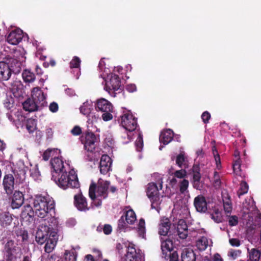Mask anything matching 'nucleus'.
Masks as SVG:
<instances>
[{
    "label": "nucleus",
    "mask_w": 261,
    "mask_h": 261,
    "mask_svg": "<svg viewBox=\"0 0 261 261\" xmlns=\"http://www.w3.org/2000/svg\"><path fill=\"white\" fill-rule=\"evenodd\" d=\"M25 167L22 166L12 169V173H6L4 175L3 186L7 195L12 194L15 189V185L22 183L25 179Z\"/></svg>",
    "instance_id": "obj_1"
},
{
    "label": "nucleus",
    "mask_w": 261,
    "mask_h": 261,
    "mask_svg": "<svg viewBox=\"0 0 261 261\" xmlns=\"http://www.w3.org/2000/svg\"><path fill=\"white\" fill-rule=\"evenodd\" d=\"M51 179L64 190L68 188H78L80 186L77 174L74 169L70 168L61 173H53Z\"/></svg>",
    "instance_id": "obj_2"
},
{
    "label": "nucleus",
    "mask_w": 261,
    "mask_h": 261,
    "mask_svg": "<svg viewBox=\"0 0 261 261\" xmlns=\"http://www.w3.org/2000/svg\"><path fill=\"white\" fill-rule=\"evenodd\" d=\"M35 213L40 218H44L47 214L55 215V202L49 198L41 195H37L33 199Z\"/></svg>",
    "instance_id": "obj_3"
},
{
    "label": "nucleus",
    "mask_w": 261,
    "mask_h": 261,
    "mask_svg": "<svg viewBox=\"0 0 261 261\" xmlns=\"http://www.w3.org/2000/svg\"><path fill=\"white\" fill-rule=\"evenodd\" d=\"M110 182L107 180H103L99 179L97 184L92 182L89 189V196L92 200L96 199V193L97 197H100L106 199L108 196V189L110 186Z\"/></svg>",
    "instance_id": "obj_4"
},
{
    "label": "nucleus",
    "mask_w": 261,
    "mask_h": 261,
    "mask_svg": "<svg viewBox=\"0 0 261 261\" xmlns=\"http://www.w3.org/2000/svg\"><path fill=\"white\" fill-rule=\"evenodd\" d=\"M243 213L244 219L247 215L248 219L246 221L247 228H255L256 224L254 222L253 214L255 213L257 211V208L255 205V203L252 198H249L248 201L246 200L245 203H243Z\"/></svg>",
    "instance_id": "obj_5"
},
{
    "label": "nucleus",
    "mask_w": 261,
    "mask_h": 261,
    "mask_svg": "<svg viewBox=\"0 0 261 261\" xmlns=\"http://www.w3.org/2000/svg\"><path fill=\"white\" fill-rule=\"evenodd\" d=\"M81 141L85 150L92 152L95 149L98 142L99 137H96L93 132L90 130L84 132L80 137Z\"/></svg>",
    "instance_id": "obj_6"
},
{
    "label": "nucleus",
    "mask_w": 261,
    "mask_h": 261,
    "mask_svg": "<svg viewBox=\"0 0 261 261\" xmlns=\"http://www.w3.org/2000/svg\"><path fill=\"white\" fill-rule=\"evenodd\" d=\"M121 80L119 76L116 74H112L109 81H107L105 89L112 96H116L115 91L120 89Z\"/></svg>",
    "instance_id": "obj_7"
},
{
    "label": "nucleus",
    "mask_w": 261,
    "mask_h": 261,
    "mask_svg": "<svg viewBox=\"0 0 261 261\" xmlns=\"http://www.w3.org/2000/svg\"><path fill=\"white\" fill-rule=\"evenodd\" d=\"M136 221L135 212L130 209L124 212L118 221L117 228H127V225H133Z\"/></svg>",
    "instance_id": "obj_8"
},
{
    "label": "nucleus",
    "mask_w": 261,
    "mask_h": 261,
    "mask_svg": "<svg viewBox=\"0 0 261 261\" xmlns=\"http://www.w3.org/2000/svg\"><path fill=\"white\" fill-rule=\"evenodd\" d=\"M121 124L126 130L133 132L137 127V119L132 114L126 113L121 116Z\"/></svg>",
    "instance_id": "obj_9"
},
{
    "label": "nucleus",
    "mask_w": 261,
    "mask_h": 261,
    "mask_svg": "<svg viewBox=\"0 0 261 261\" xmlns=\"http://www.w3.org/2000/svg\"><path fill=\"white\" fill-rule=\"evenodd\" d=\"M163 188V182H159V187H158L155 183L150 182L147 185L146 193L148 197L151 201V206L155 201L159 199V191L162 190Z\"/></svg>",
    "instance_id": "obj_10"
},
{
    "label": "nucleus",
    "mask_w": 261,
    "mask_h": 261,
    "mask_svg": "<svg viewBox=\"0 0 261 261\" xmlns=\"http://www.w3.org/2000/svg\"><path fill=\"white\" fill-rule=\"evenodd\" d=\"M50 164L54 170L52 171V174L56 172L57 174L61 173L65 170H69L70 168L68 164L66 163L64 164L62 159L58 157H54L50 161Z\"/></svg>",
    "instance_id": "obj_11"
},
{
    "label": "nucleus",
    "mask_w": 261,
    "mask_h": 261,
    "mask_svg": "<svg viewBox=\"0 0 261 261\" xmlns=\"http://www.w3.org/2000/svg\"><path fill=\"white\" fill-rule=\"evenodd\" d=\"M31 97L32 99L39 106V107H42L47 103L46 97L41 90V88L37 87L33 89L31 92Z\"/></svg>",
    "instance_id": "obj_12"
},
{
    "label": "nucleus",
    "mask_w": 261,
    "mask_h": 261,
    "mask_svg": "<svg viewBox=\"0 0 261 261\" xmlns=\"http://www.w3.org/2000/svg\"><path fill=\"white\" fill-rule=\"evenodd\" d=\"M49 214L50 217L48 216V214H47V216H46L47 217L46 219L40 218L39 226L44 228H56L58 226V220L57 218L52 216L54 214L53 213Z\"/></svg>",
    "instance_id": "obj_13"
},
{
    "label": "nucleus",
    "mask_w": 261,
    "mask_h": 261,
    "mask_svg": "<svg viewBox=\"0 0 261 261\" xmlns=\"http://www.w3.org/2000/svg\"><path fill=\"white\" fill-rule=\"evenodd\" d=\"M34 212V207L33 208L30 204H27L24 206V210L22 212L21 220L22 225H23L24 227L26 226L25 225H29L33 222Z\"/></svg>",
    "instance_id": "obj_14"
},
{
    "label": "nucleus",
    "mask_w": 261,
    "mask_h": 261,
    "mask_svg": "<svg viewBox=\"0 0 261 261\" xmlns=\"http://www.w3.org/2000/svg\"><path fill=\"white\" fill-rule=\"evenodd\" d=\"M74 205L80 211L86 212L89 210L87 199L81 192L74 196Z\"/></svg>",
    "instance_id": "obj_15"
},
{
    "label": "nucleus",
    "mask_w": 261,
    "mask_h": 261,
    "mask_svg": "<svg viewBox=\"0 0 261 261\" xmlns=\"http://www.w3.org/2000/svg\"><path fill=\"white\" fill-rule=\"evenodd\" d=\"M192 184L194 189L200 190L202 188L201 185V175L200 174V168L199 165L194 164L192 168Z\"/></svg>",
    "instance_id": "obj_16"
},
{
    "label": "nucleus",
    "mask_w": 261,
    "mask_h": 261,
    "mask_svg": "<svg viewBox=\"0 0 261 261\" xmlns=\"http://www.w3.org/2000/svg\"><path fill=\"white\" fill-rule=\"evenodd\" d=\"M121 261H141L137 257L135 246L132 243H129L127 246L126 253L121 257Z\"/></svg>",
    "instance_id": "obj_17"
},
{
    "label": "nucleus",
    "mask_w": 261,
    "mask_h": 261,
    "mask_svg": "<svg viewBox=\"0 0 261 261\" xmlns=\"http://www.w3.org/2000/svg\"><path fill=\"white\" fill-rule=\"evenodd\" d=\"M23 37V32L20 29L12 31L7 37V42L12 45H17L21 41Z\"/></svg>",
    "instance_id": "obj_18"
},
{
    "label": "nucleus",
    "mask_w": 261,
    "mask_h": 261,
    "mask_svg": "<svg viewBox=\"0 0 261 261\" xmlns=\"http://www.w3.org/2000/svg\"><path fill=\"white\" fill-rule=\"evenodd\" d=\"M112 160L107 154H103L101 156L99 162V168L101 174L106 175L111 170Z\"/></svg>",
    "instance_id": "obj_19"
},
{
    "label": "nucleus",
    "mask_w": 261,
    "mask_h": 261,
    "mask_svg": "<svg viewBox=\"0 0 261 261\" xmlns=\"http://www.w3.org/2000/svg\"><path fill=\"white\" fill-rule=\"evenodd\" d=\"M95 108L97 111L113 112V106L108 100L101 98L97 99L95 103Z\"/></svg>",
    "instance_id": "obj_20"
},
{
    "label": "nucleus",
    "mask_w": 261,
    "mask_h": 261,
    "mask_svg": "<svg viewBox=\"0 0 261 261\" xmlns=\"http://www.w3.org/2000/svg\"><path fill=\"white\" fill-rule=\"evenodd\" d=\"M11 199V206L13 209L19 208L24 203V195L19 191H15Z\"/></svg>",
    "instance_id": "obj_21"
},
{
    "label": "nucleus",
    "mask_w": 261,
    "mask_h": 261,
    "mask_svg": "<svg viewBox=\"0 0 261 261\" xmlns=\"http://www.w3.org/2000/svg\"><path fill=\"white\" fill-rule=\"evenodd\" d=\"M5 250L11 258L20 257L22 254L20 248L14 245V242L11 240L9 241L6 244Z\"/></svg>",
    "instance_id": "obj_22"
},
{
    "label": "nucleus",
    "mask_w": 261,
    "mask_h": 261,
    "mask_svg": "<svg viewBox=\"0 0 261 261\" xmlns=\"http://www.w3.org/2000/svg\"><path fill=\"white\" fill-rule=\"evenodd\" d=\"M6 62H0V82L7 81L11 76L12 71Z\"/></svg>",
    "instance_id": "obj_23"
},
{
    "label": "nucleus",
    "mask_w": 261,
    "mask_h": 261,
    "mask_svg": "<svg viewBox=\"0 0 261 261\" xmlns=\"http://www.w3.org/2000/svg\"><path fill=\"white\" fill-rule=\"evenodd\" d=\"M194 204L197 212L203 213L207 210L206 199L202 195H198L194 198Z\"/></svg>",
    "instance_id": "obj_24"
},
{
    "label": "nucleus",
    "mask_w": 261,
    "mask_h": 261,
    "mask_svg": "<svg viewBox=\"0 0 261 261\" xmlns=\"http://www.w3.org/2000/svg\"><path fill=\"white\" fill-rule=\"evenodd\" d=\"M174 137V133L171 129H167L161 132L160 136V142L167 145L172 141Z\"/></svg>",
    "instance_id": "obj_25"
},
{
    "label": "nucleus",
    "mask_w": 261,
    "mask_h": 261,
    "mask_svg": "<svg viewBox=\"0 0 261 261\" xmlns=\"http://www.w3.org/2000/svg\"><path fill=\"white\" fill-rule=\"evenodd\" d=\"M7 63L10 67V69L12 73L17 74L21 71V63L20 61L14 58H10L7 59Z\"/></svg>",
    "instance_id": "obj_26"
},
{
    "label": "nucleus",
    "mask_w": 261,
    "mask_h": 261,
    "mask_svg": "<svg viewBox=\"0 0 261 261\" xmlns=\"http://www.w3.org/2000/svg\"><path fill=\"white\" fill-rule=\"evenodd\" d=\"M181 257L182 261H195L196 259L193 250L188 247L182 249Z\"/></svg>",
    "instance_id": "obj_27"
},
{
    "label": "nucleus",
    "mask_w": 261,
    "mask_h": 261,
    "mask_svg": "<svg viewBox=\"0 0 261 261\" xmlns=\"http://www.w3.org/2000/svg\"><path fill=\"white\" fill-rule=\"evenodd\" d=\"M172 239H174L168 238H165L163 240H161V248L163 254L168 255V253H171V251H172L173 248V243Z\"/></svg>",
    "instance_id": "obj_28"
},
{
    "label": "nucleus",
    "mask_w": 261,
    "mask_h": 261,
    "mask_svg": "<svg viewBox=\"0 0 261 261\" xmlns=\"http://www.w3.org/2000/svg\"><path fill=\"white\" fill-rule=\"evenodd\" d=\"M23 108L26 111L34 112L37 111L39 106L31 98H28L22 103Z\"/></svg>",
    "instance_id": "obj_29"
},
{
    "label": "nucleus",
    "mask_w": 261,
    "mask_h": 261,
    "mask_svg": "<svg viewBox=\"0 0 261 261\" xmlns=\"http://www.w3.org/2000/svg\"><path fill=\"white\" fill-rule=\"evenodd\" d=\"M212 245V240L204 237L199 239L196 242V246L200 251L205 250L207 246H211Z\"/></svg>",
    "instance_id": "obj_30"
},
{
    "label": "nucleus",
    "mask_w": 261,
    "mask_h": 261,
    "mask_svg": "<svg viewBox=\"0 0 261 261\" xmlns=\"http://www.w3.org/2000/svg\"><path fill=\"white\" fill-rule=\"evenodd\" d=\"M48 229H37L36 232V240L40 244H42L47 240Z\"/></svg>",
    "instance_id": "obj_31"
},
{
    "label": "nucleus",
    "mask_w": 261,
    "mask_h": 261,
    "mask_svg": "<svg viewBox=\"0 0 261 261\" xmlns=\"http://www.w3.org/2000/svg\"><path fill=\"white\" fill-rule=\"evenodd\" d=\"M22 77L26 83H33L36 79L34 73L29 69H25L23 71Z\"/></svg>",
    "instance_id": "obj_32"
},
{
    "label": "nucleus",
    "mask_w": 261,
    "mask_h": 261,
    "mask_svg": "<svg viewBox=\"0 0 261 261\" xmlns=\"http://www.w3.org/2000/svg\"><path fill=\"white\" fill-rule=\"evenodd\" d=\"M173 231V236L174 239L177 240V237L181 239H185L188 236V229H170Z\"/></svg>",
    "instance_id": "obj_33"
},
{
    "label": "nucleus",
    "mask_w": 261,
    "mask_h": 261,
    "mask_svg": "<svg viewBox=\"0 0 261 261\" xmlns=\"http://www.w3.org/2000/svg\"><path fill=\"white\" fill-rule=\"evenodd\" d=\"M261 252L257 249H252L249 253L250 261H258L260 259Z\"/></svg>",
    "instance_id": "obj_34"
},
{
    "label": "nucleus",
    "mask_w": 261,
    "mask_h": 261,
    "mask_svg": "<svg viewBox=\"0 0 261 261\" xmlns=\"http://www.w3.org/2000/svg\"><path fill=\"white\" fill-rule=\"evenodd\" d=\"M158 233L160 236L161 240H163L165 238H174L173 236V231L170 230V229H160Z\"/></svg>",
    "instance_id": "obj_35"
},
{
    "label": "nucleus",
    "mask_w": 261,
    "mask_h": 261,
    "mask_svg": "<svg viewBox=\"0 0 261 261\" xmlns=\"http://www.w3.org/2000/svg\"><path fill=\"white\" fill-rule=\"evenodd\" d=\"M58 150L56 148H48L45 150L42 155L44 161H48L50 157L54 156L58 153Z\"/></svg>",
    "instance_id": "obj_36"
},
{
    "label": "nucleus",
    "mask_w": 261,
    "mask_h": 261,
    "mask_svg": "<svg viewBox=\"0 0 261 261\" xmlns=\"http://www.w3.org/2000/svg\"><path fill=\"white\" fill-rule=\"evenodd\" d=\"M26 128L30 133H33L36 129V121L32 118L27 119L26 122Z\"/></svg>",
    "instance_id": "obj_37"
},
{
    "label": "nucleus",
    "mask_w": 261,
    "mask_h": 261,
    "mask_svg": "<svg viewBox=\"0 0 261 261\" xmlns=\"http://www.w3.org/2000/svg\"><path fill=\"white\" fill-rule=\"evenodd\" d=\"M211 218L216 223L222 222V216L221 212L218 209L215 208L214 212L210 215Z\"/></svg>",
    "instance_id": "obj_38"
},
{
    "label": "nucleus",
    "mask_w": 261,
    "mask_h": 261,
    "mask_svg": "<svg viewBox=\"0 0 261 261\" xmlns=\"http://www.w3.org/2000/svg\"><path fill=\"white\" fill-rule=\"evenodd\" d=\"M57 229H48L47 240L51 242H56L57 243L59 239V236L57 232Z\"/></svg>",
    "instance_id": "obj_39"
},
{
    "label": "nucleus",
    "mask_w": 261,
    "mask_h": 261,
    "mask_svg": "<svg viewBox=\"0 0 261 261\" xmlns=\"http://www.w3.org/2000/svg\"><path fill=\"white\" fill-rule=\"evenodd\" d=\"M14 98L11 96H7L4 101V107L8 110H11L14 106Z\"/></svg>",
    "instance_id": "obj_40"
},
{
    "label": "nucleus",
    "mask_w": 261,
    "mask_h": 261,
    "mask_svg": "<svg viewBox=\"0 0 261 261\" xmlns=\"http://www.w3.org/2000/svg\"><path fill=\"white\" fill-rule=\"evenodd\" d=\"M234 230H236V229H230V230L227 231V233H228V237H229V242L231 246H235V247H238L240 245V243L239 240L236 238H230L231 237L232 233H234L235 234L236 233V232H233Z\"/></svg>",
    "instance_id": "obj_41"
},
{
    "label": "nucleus",
    "mask_w": 261,
    "mask_h": 261,
    "mask_svg": "<svg viewBox=\"0 0 261 261\" xmlns=\"http://www.w3.org/2000/svg\"><path fill=\"white\" fill-rule=\"evenodd\" d=\"M12 218L9 214H5L1 217L2 226L5 227L9 226L12 223Z\"/></svg>",
    "instance_id": "obj_42"
},
{
    "label": "nucleus",
    "mask_w": 261,
    "mask_h": 261,
    "mask_svg": "<svg viewBox=\"0 0 261 261\" xmlns=\"http://www.w3.org/2000/svg\"><path fill=\"white\" fill-rule=\"evenodd\" d=\"M186 162L185 152H181L178 154L175 159L176 164L180 168H182Z\"/></svg>",
    "instance_id": "obj_43"
},
{
    "label": "nucleus",
    "mask_w": 261,
    "mask_h": 261,
    "mask_svg": "<svg viewBox=\"0 0 261 261\" xmlns=\"http://www.w3.org/2000/svg\"><path fill=\"white\" fill-rule=\"evenodd\" d=\"M248 185L245 181H242L240 184V187L238 191L237 194L238 197L240 198L241 196L247 193L248 191Z\"/></svg>",
    "instance_id": "obj_44"
},
{
    "label": "nucleus",
    "mask_w": 261,
    "mask_h": 261,
    "mask_svg": "<svg viewBox=\"0 0 261 261\" xmlns=\"http://www.w3.org/2000/svg\"><path fill=\"white\" fill-rule=\"evenodd\" d=\"M241 161L240 158H237L234 160V162L233 163V169L234 172L237 175H240L241 174Z\"/></svg>",
    "instance_id": "obj_45"
},
{
    "label": "nucleus",
    "mask_w": 261,
    "mask_h": 261,
    "mask_svg": "<svg viewBox=\"0 0 261 261\" xmlns=\"http://www.w3.org/2000/svg\"><path fill=\"white\" fill-rule=\"evenodd\" d=\"M241 254V251L240 250H234L230 249L227 254V255L230 260H235L239 256H240Z\"/></svg>",
    "instance_id": "obj_46"
},
{
    "label": "nucleus",
    "mask_w": 261,
    "mask_h": 261,
    "mask_svg": "<svg viewBox=\"0 0 261 261\" xmlns=\"http://www.w3.org/2000/svg\"><path fill=\"white\" fill-rule=\"evenodd\" d=\"M64 254L66 261H76V254L75 252L66 250Z\"/></svg>",
    "instance_id": "obj_47"
},
{
    "label": "nucleus",
    "mask_w": 261,
    "mask_h": 261,
    "mask_svg": "<svg viewBox=\"0 0 261 261\" xmlns=\"http://www.w3.org/2000/svg\"><path fill=\"white\" fill-rule=\"evenodd\" d=\"M189 184L188 180L186 179H184L179 182V191L181 194H184L187 191Z\"/></svg>",
    "instance_id": "obj_48"
},
{
    "label": "nucleus",
    "mask_w": 261,
    "mask_h": 261,
    "mask_svg": "<svg viewBox=\"0 0 261 261\" xmlns=\"http://www.w3.org/2000/svg\"><path fill=\"white\" fill-rule=\"evenodd\" d=\"M160 227L170 228L171 223L170 220L168 218L163 217L161 219L159 223Z\"/></svg>",
    "instance_id": "obj_49"
},
{
    "label": "nucleus",
    "mask_w": 261,
    "mask_h": 261,
    "mask_svg": "<svg viewBox=\"0 0 261 261\" xmlns=\"http://www.w3.org/2000/svg\"><path fill=\"white\" fill-rule=\"evenodd\" d=\"M135 145L137 150L138 151H141L143 147V136L141 134H139L138 137L136 141Z\"/></svg>",
    "instance_id": "obj_50"
},
{
    "label": "nucleus",
    "mask_w": 261,
    "mask_h": 261,
    "mask_svg": "<svg viewBox=\"0 0 261 261\" xmlns=\"http://www.w3.org/2000/svg\"><path fill=\"white\" fill-rule=\"evenodd\" d=\"M57 244L56 242H51L49 240H47V243L45 246L44 249L45 251L47 253L51 252L55 248Z\"/></svg>",
    "instance_id": "obj_51"
},
{
    "label": "nucleus",
    "mask_w": 261,
    "mask_h": 261,
    "mask_svg": "<svg viewBox=\"0 0 261 261\" xmlns=\"http://www.w3.org/2000/svg\"><path fill=\"white\" fill-rule=\"evenodd\" d=\"M81 61L80 59L76 56H74L70 62V67L71 68H77L80 67Z\"/></svg>",
    "instance_id": "obj_52"
},
{
    "label": "nucleus",
    "mask_w": 261,
    "mask_h": 261,
    "mask_svg": "<svg viewBox=\"0 0 261 261\" xmlns=\"http://www.w3.org/2000/svg\"><path fill=\"white\" fill-rule=\"evenodd\" d=\"M214 185L216 187H219L221 185V181L220 175L218 172L215 171L214 173Z\"/></svg>",
    "instance_id": "obj_53"
},
{
    "label": "nucleus",
    "mask_w": 261,
    "mask_h": 261,
    "mask_svg": "<svg viewBox=\"0 0 261 261\" xmlns=\"http://www.w3.org/2000/svg\"><path fill=\"white\" fill-rule=\"evenodd\" d=\"M223 206L224 210L226 213H230L231 212L232 205L229 199L225 201L223 200Z\"/></svg>",
    "instance_id": "obj_54"
},
{
    "label": "nucleus",
    "mask_w": 261,
    "mask_h": 261,
    "mask_svg": "<svg viewBox=\"0 0 261 261\" xmlns=\"http://www.w3.org/2000/svg\"><path fill=\"white\" fill-rule=\"evenodd\" d=\"M212 151L217 166L218 168L219 166L221 164V159L220 155H219L218 152L215 147H213Z\"/></svg>",
    "instance_id": "obj_55"
},
{
    "label": "nucleus",
    "mask_w": 261,
    "mask_h": 261,
    "mask_svg": "<svg viewBox=\"0 0 261 261\" xmlns=\"http://www.w3.org/2000/svg\"><path fill=\"white\" fill-rule=\"evenodd\" d=\"M186 175L187 172L185 169L176 170L174 173V177L178 178H183Z\"/></svg>",
    "instance_id": "obj_56"
},
{
    "label": "nucleus",
    "mask_w": 261,
    "mask_h": 261,
    "mask_svg": "<svg viewBox=\"0 0 261 261\" xmlns=\"http://www.w3.org/2000/svg\"><path fill=\"white\" fill-rule=\"evenodd\" d=\"M80 112L85 115L93 117V114L90 113V109L86 106L84 105L80 107Z\"/></svg>",
    "instance_id": "obj_57"
},
{
    "label": "nucleus",
    "mask_w": 261,
    "mask_h": 261,
    "mask_svg": "<svg viewBox=\"0 0 261 261\" xmlns=\"http://www.w3.org/2000/svg\"><path fill=\"white\" fill-rule=\"evenodd\" d=\"M211 117V116L210 113L207 111L204 112L201 115V119L204 124L208 123Z\"/></svg>",
    "instance_id": "obj_58"
},
{
    "label": "nucleus",
    "mask_w": 261,
    "mask_h": 261,
    "mask_svg": "<svg viewBox=\"0 0 261 261\" xmlns=\"http://www.w3.org/2000/svg\"><path fill=\"white\" fill-rule=\"evenodd\" d=\"M228 223L230 226H234L238 223V218L236 216H231L228 219Z\"/></svg>",
    "instance_id": "obj_59"
},
{
    "label": "nucleus",
    "mask_w": 261,
    "mask_h": 261,
    "mask_svg": "<svg viewBox=\"0 0 261 261\" xmlns=\"http://www.w3.org/2000/svg\"><path fill=\"white\" fill-rule=\"evenodd\" d=\"M112 112H103L102 115V118L105 121H108L113 119V116L111 114Z\"/></svg>",
    "instance_id": "obj_60"
},
{
    "label": "nucleus",
    "mask_w": 261,
    "mask_h": 261,
    "mask_svg": "<svg viewBox=\"0 0 261 261\" xmlns=\"http://www.w3.org/2000/svg\"><path fill=\"white\" fill-rule=\"evenodd\" d=\"M71 133L73 136H79L82 133V129L79 126H75L71 130Z\"/></svg>",
    "instance_id": "obj_61"
},
{
    "label": "nucleus",
    "mask_w": 261,
    "mask_h": 261,
    "mask_svg": "<svg viewBox=\"0 0 261 261\" xmlns=\"http://www.w3.org/2000/svg\"><path fill=\"white\" fill-rule=\"evenodd\" d=\"M166 256H169L170 257L169 261H178V255L176 251H173L172 253H168V255H166Z\"/></svg>",
    "instance_id": "obj_62"
},
{
    "label": "nucleus",
    "mask_w": 261,
    "mask_h": 261,
    "mask_svg": "<svg viewBox=\"0 0 261 261\" xmlns=\"http://www.w3.org/2000/svg\"><path fill=\"white\" fill-rule=\"evenodd\" d=\"M76 221L74 218H70L68 219L66 222V226L68 227H73L75 226Z\"/></svg>",
    "instance_id": "obj_63"
},
{
    "label": "nucleus",
    "mask_w": 261,
    "mask_h": 261,
    "mask_svg": "<svg viewBox=\"0 0 261 261\" xmlns=\"http://www.w3.org/2000/svg\"><path fill=\"white\" fill-rule=\"evenodd\" d=\"M58 104L55 102H51L49 106V110L53 113L56 112L58 110Z\"/></svg>",
    "instance_id": "obj_64"
}]
</instances>
